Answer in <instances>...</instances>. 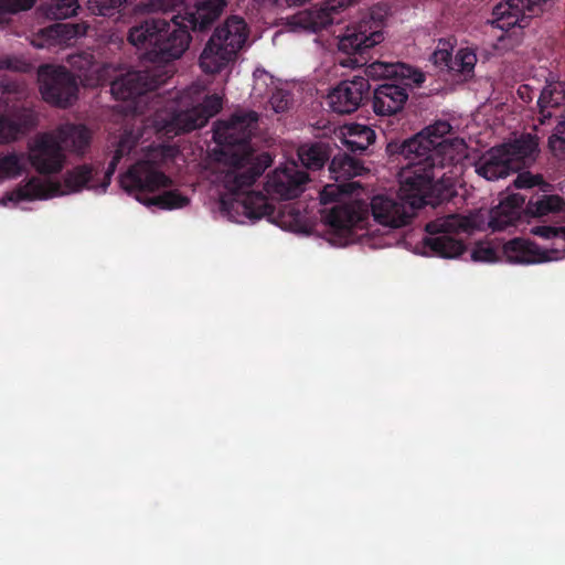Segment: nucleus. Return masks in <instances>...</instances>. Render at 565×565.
<instances>
[{"label":"nucleus","instance_id":"nucleus-1","mask_svg":"<svg viewBox=\"0 0 565 565\" xmlns=\"http://www.w3.org/2000/svg\"><path fill=\"white\" fill-rule=\"evenodd\" d=\"M384 14L373 9L359 22L347 26L339 36L338 50L345 57L339 60L343 67L365 66L370 79L382 81L372 94V109L377 116H394L401 113L409 97V89L425 82V74L402 62L374 61L370 64L369 51L384 40Z\"/></svg>","mask_w":565,"mask_h":565},{"label":"nucleus","instance_id":"nucleus-2","mask_svg":"<svg viewBox=\"0 0 565 565\" xmlns=\"http://www.w3.org/2000/svg\"><path fill=\"white\" fill-rule=\"evenodd\" d=\"M450 131L448 121L438 120L412 138L387 143V154L402 164L403 193H406V198H416L417 202H423L424 196L415 192L419 191L417 185L425 188L430 183L445 182L451 186L436 174L454 158L452 143L447 138Z\"/></svg>","mask_w":565,"mask_h":565},{"label":"nucleus","instance_id":"nucleus-3","mask_svg":"<svg viewBox=\"0 0 565 565\" xmlns=\"http://www.w3.org/2000/svg\"><path fill=\"white\" fill-rule=\"evenodd\" d=\"M258 124L254 110L235 111L228 120L218 121L213 139L220 147L218 161L228 167L224 175V186L236 191L250 185L271 166L268 152L256 154L250 146Z\"/></svg>","mask_w":565,"mask_h":565},{"label":"nucleus","instance_id":"nucleus-4","mask_svg":"<svg viewBox=\"0 0 565 565\" xmlns=\"http://www.w3.org/2000/svg\"><path fill=\"white\" fill-rule=\"evenodd\" d=\"M178 149L170 145L150 147L145 157L120 177V186L129 195L145 205H154L162 210H173L186 206L190 199L179 190H168L158 195H151L161 188L172 185V180L160 168L172 161Z\"/></svg>","mask_w":565,"mask_h":565},{"label":"nucleus","instance_id":"nucleus-5","mask_svg":"<svg viewBox=\"0 0 565 565\" xmlns=\"http://www.w3.org/2000/svg\"><path fill=\"white\" fill-rule=\"evenodd\" d=\"M127 40L152 63H169L180 58L188 50L191 35L178 23V17L170 21L161 18H146L129 29Z\"/></svg>","mask_w":565,"mask_h":565},{"label":"nucleus","instance_id":"nucleus-6","mask_svg":"<svg viewBox=\"0 0 565 565\" xmlns=\"http://www.w3.org/2000/svg\"><path fill=\"white\" fill-rule=\"evenodd\" d=\"M418 196L423 202H417L416 198H406L403 193L402 171L399 172L398 198L386 195H375L371 201V211L374 220L386 227L398 228L407 225L414 216L415 210L426 205L437 206L449 201L454 195L452 186L445 182L430 183L429 185H417Z\"/></svg>","mask_w":565,"mask_h":565},{"label":"nucleus","instance_id":"nucleus-7","mask_svg":"<svg viewBox=\"0 0 565 565\" xmlns=\"http://www.w3.org/2000/svg\"><path fill=\"white\" fill-rule=\"evenodd\" d=\"M90 131L84 125L65 124L55 134H43L30 148V162L41 174L57 173L63 169L64 150L84 153L90 143Z\"/></svg>","mask_w":565,"mask_h":565},{"label":"nucleus","instance_id":"nucleus-8","mask_svg":"<svg viewBox=\"0 0 565 565\" xmlns=\"http://www.w3.org/2000/svg\"><path fill=\"white\" fill-rule=\"evenodd\" d=\"M249 34L246 21L238 15H230L217 25L206 42L199 65L205 74H218L235 62Z\"/></svg>","mask_w":565,"mask_h":565},{"label":"nucleus","instance_id":"nucleus-9","mask_svg":"<svg viewBox=\"0 0 565 565\" xmlns=\"http://www.w3.org/2000/svg\"><path fill=\"white\" fill-rule=\"evenodd\" d=\"M142 132L140 129L125 128L114 142V154L104 173L103 181L98 183L99 167L94 164H79L66 171L63 183L67 193L79 192L84 188L95 189L102 188L104 191L110 184L111 177L115 173L119 162L128 157L138 146Z\"/></svg>","mask_w":565,"mask_h":565},{"label":"nucleus","instance_id":"nucleus-10","mask_svg":"<svg viewBox=\"0 0 565 565\" xmlns=\"http://www.w3.org/2000/svg\"><path fill=\"white\" fill-rule=\"evenodd\" d=\"M467 221L459 215L450 214L438 217L425 225L428 236L423 239L424 246L435 256L456 258L463 254L466 245L455 235L467 232Z\"/></svg>","mask_w":565,"mask_h":565},{"label":"nucleus","instance_id":"nucleus-11","mask_svg":"<svg viewBox=\"0 0 565 565\" xmlns=\"http://www.w3.org/2000/svg\"><path fill=\"white\" fill-rule=\"evenodd\" d=\"M39 82L42 98L51 105L67 108L77 98V82L64 66H41Z\"/></svg>","mask_w":565,"mask_h":565},{"label":"nucleus","instance_id":"nucleus-12","mask_svg":"<svg viewBox=\"0 0 565 565\" xmlns=\"http://www.w3.org/2000/svg\"><path fill=\"white\" fill-rule=\"evenodd\" d=\"M167 76L160 68L131 71L115 78L110 83V92L117 100H134L135 98L157 89L166 83Z\"/></svg>","mask_w":565,"mask_h":565},{"label":"nucleus","instance_id":"nucleus-13","mask_svg":"<svg viewBox=\"0 0 565 565\" xmlns=\"http://www.w3.org/2000/svg\"><path fill=\"white\" fill-rule=\"evenodd\" d=\"M551 0H505L493 8V24L502 30L525 28L530 19L541 14Z\"/></svg>","mask_w":565,"mask_h":565},{"label":"nucleus","instance_id":"nucleus-14","mask_svg":"<svg viewBox=\"0 0 565 565\" xmlns=\"http://www.w3.org/2000/svg\"><path fill=\"white\" fill-rule=\"evenodd\" d=\"M370 89L367 76H354L352 79L341 81L328 95L329 105L337 114H352L367 99Z\"/></svg>","mask_w":565,"mask_h":565},{"label":"nucleus","instance_id":"nucleus-15","mask_svg":"<svg viewBox=\"0 0 565 565\" xmlns=\"http://www.w3.org/2000/svg\"><path fill=\"white\" fill-rule=\"evenodd\" d=\"M309 175L295 161L278 167L268 177L266 190L277 200H292L303 191Z\"/></svg>","mask_w":565,"mask_h":565},{"label":"nucleus","instance_id":"nucleus-16","mask_svg":"<svg viewBox=\"0 0 565 565\" xmlns=\"http://www.w3.org/2000/svg\"><path fill=\"white\" fill-rule=\"evenodd\" d=\"M222 106V98L218 95H207L201 104L175 115L167 131L179 135L202 128L210 118L221 111Z\"/></svg>","mask_w":565,"mask_h":565},{"label":"nucleus","instance_id":"nucleus-17","mask_svg":"<svg viewBox=\"0 0 565 565\" xmlns=\"http://www.w3.org/2000/svg\"><path fill=\"white\" fill-rule=\"evenodd\" d=\"M36 126V114L26 102L9 105L6 113L0 116V142L15 140Z\"/></svg>","mask_w":565,"mask_h":565},{"label":"nucleus","instance_id":"nucleus-18","mask_svg":"<svg viewBox=\"0 0 565 565\" xmlns=\"http://www.w3.org/2000/svg\"><path fill=\"white\" fill-rule=\"evenodd\" d=\"M227 4L228 0H201L195 3L193 10L175 17L180 26L189 33L190 31L205 32L218 20Z\"/></svg>","mask_w":565,"mask_h":565},{"label":"nucleus","instance_id":"nucleus-19","mask_svg":"<svg viewBox=\"0 0 565 565\" xmlns=\"http://www.w3.org/2000/svg\"><path fill=\"white\" fill-rule=\"evenodd\" d=\"M360 0H327L320 8H313L300 12L298 24L312 32L327 29L337 21L335 15L345 8L358 3Z\"/></svg>","mask_w":565,"mask_h":565},{"label":"nucleus","instance_id":"nucleus-20","mask_svg":"<svg viewBox=\"0 0 565 565\" xmlns=\"http://www.w3.org/2000/svg\"><path fill=\"white\" fill-rule=\"evenodd\" d=\"M500 147L504 148V154L514 172L531 167L536 161L540 152L539 139L531 134H522L519 138L501 143Z\"/></svg>","mask_w":565,"mask_h":565},{"label":"nucleus","instance_id":"nucleus-21","mask_svg":"<svg viewBox=\"0 0 565 565\" xmlns=\"http://www.w3.org/2000/svg\"><path fill=\"white\" fill-rule=\"evenodd\" d=\"M86 26L78 23H54L41 29L33 35L32 45L36 49H50L67 43L84 35Z\"/></svg>","mask_w":565,"mask_h":565},{"label":"nucleus","instance_id":"nucleus-22","mask_svg":"<svg viewBox=\"0 0 565 565\" xmlns=\"http://www.w3.org/2000/svg\"><path fill=\"white\" fill-rule=\"evenodd\" d=\"M503 254L511 264L530 265L552 260L550 250L540 248L535 243L515 237L503 245Z\"/></svg>","mask_w":565,"mask_h":565},{"label":"nucleus","instance_id":"nucleus-23","mask_svg":"<svg viewBox=\"0 0 565 565\" xmlns=\"http://www.w3.org/2000/svg\"><path fill=\"white\" fill-rule=\"evenodd\" d=\"M524 202V196L515 193L508 195L493 207L489 218V226L492 231H504L510 226H516Z\"/></svg>","mask_w":565,"mask_h":565},{"label":"nucleus","instance_id":"nucleus-24","mask_svg":"<svg viewBox=\"0 0 565 565\" xmlns=\"http://www.w3.org/2000/svg\"><path fill=\"white\" fill-rule=\"evenodd\" d=\"M500 145L486 151L476 162V172L488 181H494L514 173Z\"/></svg>","mask_w":565,"mask_h":565},{"label":"nucleus","instance_id":"nucleus-25","mask_svg":"<svg viewBox=\"0 0 565 565\" xmlns=\"http://www.w3.org/2000/svg\"><path fill=\"white\" fill-rule=\"evenodd\" d=\"M252 185H244L236 191L227 190L234 196V202L242 207L243 213L248 218L259 220L263 216L270 215L274 212V206L262 192L248 191Z\"/></svg>","mask_w":565,"mask_h":565},{"label":"nucleus","instance_id":"nucleus-26","mask_svg":"<svg viewBox=\"0 0 565 565\" xmlns=\"http://www.w3.org/2000/svg\"><path fill=\"white\" fill-rule=\"evenodd\" d=\"M333 150L334 147L331 142L320 140L301 145L297 154L306 169L317 171L332 159Z\"/></svg>","mask_w":565,"mask_h":565},{"label":"nucleus","instance_id":"nucleus-27","mask_svg":"<svg viewBox=\"0 0 565 565\" xmlns=\"http://www.w3.org/2000/svg\"><path fill=\"white\" fill-rule=\"evenodd\" d=\"M366 171L367 169L360 159L347 152L333 154L329 164L330 177L337 182L363 175Z\"/></svg>","mask_w":565,"mask_h":565},{"label":"nucleus","instance_id":"nucleus-28","mask_svg":"<svg viewBox=\"0 0 565 565\" xmlns=\"http://www.w3.org/2000/svg\"><path fill=\"white\" fill-rule=\"evenodd\" d=\"M375 131L365 125L351 124L343 132V143L347 149L355 154H364L369 147L375 142Z\"/></svg>","mask_w":565,"mask_h":565},{"label":"nucleus","instance_id":"nucleus-29","mask_svg":"<svg viewBox=\"0 0 565 565\" xmlns=\"http://www.w3.org/2000/svg\"><path fill=\"white\" fill-rule=\"evenodd\" d=\"M58 186V184H51L32 177L15 192L8 194V200L19 202L47 199L57 192Z\"/></svg>","mask_w":565,"mask_h":565},{"label":"nucleus","instance_id":"nucleus-30","mask_svg":"<svg viewBox=\"0 0 565 565\" xmlns=\"http://www.w3.org/2000/svg\"><path fill=\"white\" fill-rule=\"evenodd\" d=\"M565 210V200L558 194H542L531 199L524 212L530 217L541 218Z\"/></svg>","mask_w":565,"mask_h":565},{"label":"nucleus","instance_id":"nucleus-31","mask_svg":"<svg viewBox=\"0 0 565 565\" xmlns=\"http://www.w3.org/2000/svg\"><path fill=\"white\" fill-rule=\"evenodd\" d=\"M356 220V212L348 204H335L323 215L324 223L334 230H349Z\"/></svg>","mask_w":565,"mask_h":565},{"label":"nucleus","instance_id":"nucleus-32","mask_svg":"<svg viewBox=\"0 0 565 565\" xmlns=\"http://www.w3.org/2000/svg\"><path fill=\"white\" fill-rule=\"evenodd\" d=\"M476 63L477 55L472 50L460 49L452 56L448 71L460 75L462 79H468L473 74Z\"/></svg>","mask_w":565,"mask_h":565},{"label":"nucleus","instance_id":"nucleus-33","mask_svg":"<svg viewBox=\"0 0 565 565\" xmlns=\"http://www.w3.org/2000/svg\"><path fill=\"white\" fill-rule=\"evenodd\" d=\"M565 102V83L554 82L547 84L541 92L537 106L541 114L545 116L544 111L548 107H558Z\"/></svg>","mask_w":565,"mask_h":565},{"label":"nucleus","instance_id":"nucleus-34","mask_svg":"<svg viewBox=\"0 0 565 565\" xmlns=\"http://www.w3.org/2000/svg\"><path fill=\"white\" fill-rule=\"evenodd\" d=\"M128 0H87V9L94 15L113 17Z\"/></svg>","mask_w":565,"mask_h":565},{"label":"nucleus","instance_id":"nucleus-35","mask_svg":"<svg viewBox=\"0 0 565 565\" xmlns=\"http://www.w3.org/2000/svg\"><path fill=\"white\" fill-rule=\"evenodd\" d=\"M355 183L327 184L320 192V202L323 205L329 203L339 204V199L343 194H351Z\"/></svg>","mask_w":565,"mask_h":565},{"label":"nucleus","instance_id":"nucleus-36","mask_svg":"<svg viewBox=\"0 0 565 565\" xmlns=\"http://www.w3.org/2000/svg\"><path fill=\"white\" fill-rule=\"evenodd\" d=\"M21 159L15 153L0 157V178H14L22 173Z\"/></svg>","mask_w":565,"mask_h":565},{"label":"nucleus","instance_id":"nucleus-37","mask_svg":"<svg viewBox=\"0 0 565 565\" xmlns=\"http://www.w3.org/2000/svg\"><path fill=\"white\" fill-rule=\"evenodd\" d=\"M79 4L77 0H55L51 7L54 19H67L77 13Z\"/></svg>","mask_w":565,"mask_h":565},{"label":"nucleus","instance_id":"nucleus-38","mask_svg":"<svg viewBox=\"0 0 565 565\" xmlns=\"http://www.w3.org/2000/svg\"><path fill=\"white\" fill-rule=\"evenodd\" d=\"M548 148L554 156H565V121H559L548 138Z\"/></svg>","mask_w":565,"mask_h":565},{"label":"nucleus","instance_id":"nucleus-39","mask_svg":"<svg viewBox=\"0 0 565 565\" xmlns=\"http://www.w3.org/2000/svg\"><path fill=\"white\" fill-rule=\"evenodd\" d=\"M513 184L516 189H531L536 185L543 189L548 185L541 174H532L529 171L520 172Z\"/></svg>","mask_w":565,"mask_h":565},{"label":"nucleus","instance_id":"nucleus-40","mask_svg":"<svg viewBox=\"0 0 565 565\" xmlns=\"http://www.w3.org/2000/svg\"><path fill=\"white\" fill-rule=\"evenodd\" d=\"M269 103L276 113H284L291 103L290 94L285 90H277L271 95Z\"/></svg>","mask_w":565,"mask_h":565},{"label":"nucleus","instance_id":"nucleus-41","mask_svg":"<svg viewBox=\"0 0 565 565\" xmlns=\"http://www.w3.org/2000/svg\"><path fill=\"white\" fill-rule=\"evenodd\" d=\"M495 250L489 246H478L471 253V258L475 262H494L495 260Z\"/></svg>","mask_w":565,"mask_h":565},{"label":"nucleus","instance_id":"nucleus-42","mask_svg":"<svg viewBox=\"0 0 565 565\" xmlns=\"http://www.w3.org/2000/svg\"><path fill=\"white\" fill-rule=\"evenodd\" d=\"M102 38L110 51L120 50L124 44V34L118 31L110 30L106 32Z\"/></svg>","mask_w":565,"mask_h":565},{"label":"nucleus","instance_id":"nucleus-43","mask_svg":"<svg viewBox=\"0 0 565 565\" xmlns=\"http://www.w3.org/2000/svg\"><path fill=\"white\" fill-rule=\"evenodd\" d=\"M531 233L535 236L551 239L556 238V226L539 225L531 228Z\"/></svg>","mask_w":565,"mask_h":565},{"label":"nucleus","instance_id":"nucleus-44","mask_svg":"<svg viewBox=\"0 0 565 565\" xmlns=\"http://www.w3.org/2000/svg\"><path fill=\"white\" fill-rule=\"evenodd\" d=\"M434 57L436 63L445 64L447 68H449L452 55L447 50H439L435 52Z\"/></svg>","mask_w":565,"mask_h":565},{"label":"nucleus","instance_id":"nucleus-45","mask_svg":"<svg viewBox=\"0 0 565 565\" xmlns=\"http://www.w3.org/2000/svg\"><path fill=\"white\" fill-rule=\"evenodd\" d=\"M518 95L525 103H530L533 99V90L529 85H521L518 88Z\"/></svg>","mask_w":565,"mask_h":565},{"label":"nucleus","instance_id":"nucleus-46","mask_svg":"<svg viewBox=\"0 0 565 565\" xmlns=\"http://www.w3.org/2000/svg\"><path fill=\"white\" fill-rule=\"evenodd\" d=\"M556 238L565 239V226L556 227Z\"/></svg>","mask_w":565,"mask_h":565},{"label":"nucleus","instance_id":"nucleus-47","mask_svg":"<svg viewBox=\"0 0 565 565\" xmlns=\"http://www.w3.org/2000/svg\"><path fill=\"white\" fill-rule=\"evenodd\" d=\"M221 205H222V209H223V210H226V211H228V210H230V206H228V203H227V201H226V200L222 199V201H221Z\"/></svg>","mask_w":565,"mask_h":565}]
</instances>
